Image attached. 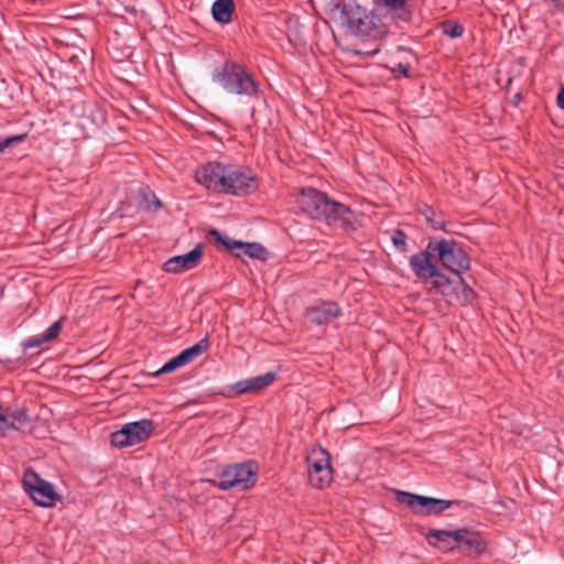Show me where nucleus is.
<instances>
[{
	"instance_id": "nucleus-1",
	"label": "nucleus",
	"mask_w": 564,
	"mask_h": 564,
	"mask_svg": "<svg viewBox=\"0 0 564 564\" xmlns=\"http://www.w3.org/2000/svg\"><path fill=\"white\" fill-rule=\"evenodd\" d=\"M297 202L301 210L312 219L323 220L329 226H339L344 229H354L356 226L355 212L315 188H303Z\"/></svg>"
},
{
	"instance_id": "nucleus-2",
	"label": "nucleus",
	"mask_w": 564,
	"mask_h": 564,
	"mask_svg": "<svg viewBox=\"0 0 564 564\" xmlns=\"http://www.w3.org/2000/svg\"><path fill=\"white\" fill-rule=\"evenodd\" d=\"M212 80L231 95L248 99H258L262 95L254 75L243 64L232 59L216 66L212 72Z\"/></svg>"
},
{
	"instance_id": "nucleus-3",
	"label": "nucleus",
	"mask_w": 564,
	"mask_h": 564,
	"mask_svg": "<svg viewBox=\"0 0 564 564\" xmlns=\"http://www.w3.org/2000/svg\"><path fill=\"white\" fill-rule=\"evenodd\" d=\"M333 10L339 12L340 25L352 35L378 39L386 34L381 19L372 12H368L355 0H340Z\"/></svg>"
},
{
	"instance_id": "nucleus-4",
	"label": "nucleus",
	"mask_w": 564,
	"mask_h": 564,
	"mask_svg": "<svg viewBox=\"0 0 564 564\" xmlns=\"http://www.w3.org/2000/svg\"><path fill=\"white\" fill-rule=\"evenodd\" d=\"M427 249L436 252L441 264L458 278L469 270L470 258L462 243L454 239L434 238L427 243Z\"/></svg>"
},
{
	"instance_id": "nucleus-5",
	"label": "nucleus",
	"mask_w": 564,
	"mask_h": 564,
	"mask_svg": "<svg viewBox=\"0 0 564 564\" xmlns=\"http://www.w3.org/2000/svg\"><path fill=\"white\" fill-rule=\"evenodd\" d=\"M23 487L35 505L50 508L61 499L53 484L41 478L33 469L28 468L23 474Z\"/></svg>"
},
{
	"instance_id": "nucleus-6",
	"label": "nucleus",
	"mask_w": 564,
	"mask_h": 564,
	"mask_svg": "<svg viewBox=\"0 0 564 564\" xmlns=\"http://www.w3.org/2000/svg\"><path fill=\"white\" fill-rule=\"evenodd\" d=\"M154 427V422L148 419L127 423L111 433L110 443L119 448L139 444L152 435Z\"/></svg>"
},
{
	"instance_id": "nucleus-7",
	"label": "nucleus",
	"mask_w": 564,
	"mask_h": 564,
	"mask_svg": "<svg viewBox=\"0 0 564 564\" xmlns=\"http://www.w3.org/2000/svg\"><path fill=\"white\" fill-rule=\"evenodd\" d=\"M257 481V471L252 463H240L224 469L219 476L218 488L229 490L237 488L246 490L251 488Z\"/></svg>"
},
{
	"instance_id": "nucleus-8",
	"label": "nucleus",
	"mask_w": 564,
	"mask_h": 564,
	"mask_svg": "<svg viewBox=\"0 0 564 564\" xmlns=\"http://www.w3.org/2000/svg\"><path fill=\"white\" fill-rule=\"evenodd\" d=\"M306 460L310 484L318 489L328 487L333 480L329 454L319 447L313 449Z\"/></svg>"
},
{
	"instance_id": "nucleus-9",
	"label": "nucleus",
	"mask_w": 564,
	"mask_h": 564,
	"mask_svg": "<svg viewBox=\"0 0 564 564\" xmlns=\"http://www.w3.org/2000/svg\"><path fill=\"white\" fill-rule=\"evenodd\" d=\"M224 194L245 196L257 191L258 182L254 174L240 166L228 165Z\"/></svg>"
},
{
	"instance_id": "nucleus-10",
	"label": "nucleus",
	"mask_w": 564,
	"mask_h": 564,
	"mask_svg": "<svg viewBox=\"0 0 564 564\" xmlns=\"http://www.w3.org/2000/svg\"><path fill=\"white\" fill-rule=\"evenodd\" d=\"M227 169L220 162H209L197 169L195 177L205 188L224 194Z\"/></svg>"
},
{
	"instance_id": "nucleus-11",
	"label": "nucleus",
	"mask_w": 564,
	"mask_h": 564,
	"mask_svg": "<svg viewBox=\"0 0 564 564\" xmlns=\"http://www.w3.org/2000/svg\"><path fill=\"white\" fill-rule=\"evenodd\" d=\"M213 235L218 237V240L226 247L227 250L235 253L236 257L247 256L251 259L265 260L268 251L258 242H242L239 240H232L229 238H221L217 230L212 231Z\"/></svg>"
},
{
	"instance_id": "nucleus-12",
	"label": "nucleus",
	"mask_w": 564,
	"mask_h": 564,
	"mask_svg": "<svg viewBox=\"0 0 564 564\" xmlns=\"http://www.w3.org/2000/svg\"><path fill=\"white\" fill-rule=\"evenodd\" d=\"M341 315V310L335 302H318L305 310V316L314 325H325Z\"/></svg>"
},
{
	"instance_id": "nucleus-13",
	"label": "nucleus",
	"mask_w": 564,
	"mask_h": 564,
	"mask_svg": "<svg viewBox=\"0 0 564 564\" xmlns=\"http://www.w3.org/2000/svg\"><path fill=\"white\" fill-rule=\"evenodd\" d=\"M202 245H197L189 252L175 256L166 260L163 270L169 273H180L195 268L202 258Z\"/></svg>"
},
{
	"instance_id": "nucleus-14",
	"label": "nucleus",
	"mask_w": 564,
	"mask_h": 564,
	"mask_svg": "<svg viewBox=\"0 0 564 564\" xmlns=\"http://www.w3.org/2000/svg\"><path fill=\"white\" fill-rule=\"evenodd\" d=\"M29 422L26 411L21 408L12 409L0 404V436L10 430H20Z\"/></svg>"
},
{
	"instance_id": "nucleus-15",
	"label": "nucleus",
	"mask_w": 564,
	"mask_h": 564,
	"mask_svg": "<svg viewBox=\"0 0 564 564\" xmlns=\"http://www.w3.org/2000/svg\"><path fill=\"white\" fill-rule=\"evenodd\" d=\"M431 250L420 251L411 256L409 265L415 276L422 281H427L437 275L438 267L431 261Z\"/></svg>"
},
{
	"instance_id": "nucleus-16",
	"label": "nucleus",
	"mask_w": 564,
	"mask_h": 564,
	"mask_svg": "<svg viewBox=\"0 0 564 564\" xmlns=\"http://www.w3.org/2000/svg\"><path fill=\"white\" fill-rule=\"evenodd\" d=\"M484 546V541L481 536L468 529H457L454 530V544L453 545H444L443 552L452 551L455 549L459 550H468V551H481Z\"/></svg>"
},
{
	"instance_id": "nucleus-17",
	"label": "nucleus",
	"mask_w": 564,
	"mask_h": 564,
	"mask_svg": "<svg viewBox=\"0 0 564 564\" xmlns=\"http://www.w3.org/2000/svg\"><path fill=\"white\" fill-rule=\"evenodd\" d=\"M276 379V373L269 371L252 378L240 380L236 383L238 393L258 392L271 386Z\"/></svg>"
},
{
	"instance_id": "nucleus-18",
	"label": "nucleus",
	"mask_w": 564,
	"mask_h": 564,
	"mask_svg": "<svg viewBox=\"0 0 564 564\" xmlns=\"http://www.w3.org/2000/svg\"><path fill=\"white\" fill-rule=\"evenodd\" d=\"M63 321L64 317H61L58 321L54 322L46 330L39 335H33L26 338L22 343L23 349H30V348H37L41 347L43 344L52 341L55 339L62 327H63Z\"/></svg>"
},
{
	"instance_id": "nucleus-19",
	"label": "nucleus",
	"mask_w": 564,
	"mask_h": 564,
	"mask_svg": "<svg viewBox=\"0 0 564 564\" xmlns=\"http://www.w3.org/2000/svg\"><path fill=\"white\" fill-rule=\"evenodd\" d=\"M234 11V0H215L212 6V15L220 24H228L232 19Z\"/></svg>"
},
{
	"instance_id": "nucleus-20",
	"label": "nucleus",
	"mask_w": 564,
	"mask_h": 564,
	"mask_svg": "<svg viewBox=\"0 0 564 564\" xmlns=\"http://www.w3.org/2000/svg\"><path fill=\"white\" fill-rule=\"evenodd\" d=\"M397 52L400 54H404L405 56L400 58L398 62L393 63V65L389 67L390 72L393 74L395 78H399L400 75L405 78H411V59H414L412 51L399 46Z\"/></svg>"
},
{
	"instance_id": "nucleus-21",
	"label": "nucleus",
	"mask_w": 564,
	"mask_h": 564,
	"mask_svg": "<svg viewBox=\"0 0 564 564\" xmlns=\"http://www.w3.org/2000/svg\"><path fill=\"white\" fill-rule=\"evenodd\" d=\"M138 206L147 212H158L162 203L149 186H141L138 192Z\"/></svg>"
},
{
	"instance_id": "nucleus-22",
	"label": "nucleus",
	"mask_w": 564,
	"mask_h": 564,
	"mask_svg": "<svg viewBox=\"0 0 564 564\" xmlns=\"http://www.w3.org/2000/svg\"><path fill=\"white\" fill-rule=\"evenodd\" d=\"M209 347V338L205 336L198 340L195 345L182 350L177 356L181 359L182 366H185L203 355Z\"/></svg>"
},
{
	"instance_id": "nucleus-23",
	"label": "nucleus",
	"mask_w": 564,
	"mask_h": 564,
	"mask_svg": "<svg viewBox=\"0 0 564 564\" xmlns=\"http://www.w3.org/2000/svg\"><path fill=\"white\" fill-rule=\"evenodd\" d=\"M388 11L392 14L393 19L401 21H409L411 11L404 8L406 0H380Z\"/></svg>"
},
{
	"instance_id": "nucleus-24",
	"label": "nucleus",
	"mask_w": 564,
	"mask_h": 564,
	"mask_svg": "<svg viewBox=\"0 0 564 564\" xmlns=\"http://www.w3.org/2000/svg\"><path fill=\"white\" fill-rule=\"evenodd\" d=\"M429 539H433L440 545L438 547L443 551L444 545L454 544V530H430L427 534Z\"/></svg>"
},
{
	"instance_id": "nucleus-25",
	"label": "nucleus",
	"mask_w": 564,
	"mask_h": 564,
	"mask_svg": "<svg viewBox=\"0 0 564 564\" xmlns=\"http://www.w3.org/2000/svg\"><path fill=\"white\" fill-rule=\"evenodd\" d=\"M459 279V283H460V290L456 292V297H457V301L462 304V305H468L470 304L474 299H475V292L474 290L468 286L463 276L458 278Z\"/></svg>"
},
{
	"instance_id": "nucleus-26",
	"label": "nucleus",
	"mask_w": 564,
	"mask_h": 564,
	"mask_svg": "<svg viewBox=\"0 0 564 564\" xmlns=\"http://www.w3.org/2000/svg\"><path fill=\"white\" fill-rule=\"evenodd\" d=\"M438 274L437 275H433L432 279L433 282H432V286H431V292L434 291L435 293H440V294H444L445 292V289L452 283V281L449 280V278L438 268Z\"/></svg>"
},
{
	"instance_id": "nucleus-27",
	"label": "nucleus",
	"mask_w": 564,
	"mask_h": 564,
	"mask_svg": "<svg viewBox=\"0 0 564 564\" xmlns=\"http://www.w3.org/2000/svg\"><path fill=\"white\" fill-rule=\"evenodd\" d=\"M426 223L434 229L441 230L445 227V220L442 216L437 215L432 208L426 207L423 212Z\"/></svg>"
},
{
	"instance_id": "nucleus-28",
	"label": "nucleus",
	"mask_w": 564,
	"mask_h": 564,
	"mask_svg": "<svg viewBox=\"0 0 564 564\" xmlns=\"http://www.w3.org/2000/svg\"><path fill=\"white\" fill-rule=\"evenodd\" d=\"M397 501L401 506L409 508L413 513L416 510L417 495L406 491H398Z\"/></svg>"
},
{
	"instance_id": "nucleus-29",
	"label": "nucleus",
	"mask_w": 564,
	"mask_h": 564,
	"mask_svg": "<svg viewBox=\"0 0 564 564\" xmlns=\"http://www.w3.org/2000/svg\"><path fill=\"white\" fill-rule=\"evenodd\" d=\"M443 33L451 39L460 37L464 34V26L460 23L445 21L442 25Z\"/></svg>"
},
{
	"instance_id": "nucleus-30",
	"label": "nucleus",
	"mask_w": 564,
	"mask_h": 564,
	"mask_svg": "<svg viewBox=\"0 0 564 564\" xmlns=\"http://www.w3.org/2000/svg\"><path fill=\"white\" fill-rule=\"evenodd\" d=\"M458 503L459 502L457 500H446V499L433 498L432 505L430 508V516L440 514L444 510L451 508L452 506L458 505Z\"/></svg>"
},
{
	"instance_id": "nucleus-31",
	"label": "nucleus",
	"mask_w": 564,
	"mask_h": 564,
	"mask_svg": "<svg viewBox=\"0 0 564 564\" xmlns=\"http://www.w3.org/2000/svg\"><path fill=\"white\" fill-rule=\"evenodd\" d=\"M391 241L399 251L405 252L408 250L406 235L403 230L394 229L391 236Z\"/></svg>"
},
{
	"instance_id": "nucleus-32",
	"label": "nucleus",
	"mask_w": 564,
	"mask_h": 564,
	"mask_svg": "<svg viewBox=\"0 0 564 564\" xmlns=\"http://www.w3.org/2000/svg\"><path fill=\"white\" fill-rule=\"evenodd\" d=\"M432 497L417 495L416 510L415 514L419 516H430V508L432 505Z\"/></svg>"
},
{
	"instance_id": "nucleus-33",
	"label": "nucleus",
	"mask_w": 564,
	"mask_h": 564,
	"mask_svg": "<svg viewBox=\"0 0 564 564\" xmlns=\"http://www.w3.org/2000/svg\"><path fill=\"white\" fill-rule=\"evenodd\" d=\"M180 367H183L182 364H181V359L177 358V356L173 357L171 360H169L167 362H165L161 369H159L158 371H155L153 373V376H160V375H163V373H167V372H172L174 370H176L177 368Z\"/></svg>"
},
{
	"instance_id": "nucleus-34",
	"label": "nucleus",
	"mask_w": 564,
	"mask_h": 564,
	"mask_svg": "<svg viewBox=\"0 0 564 564\" xmlns=\"http://www.w3.org/2000/svg\"><path fill=\"white\" fill-rule=\"evenodd\" d=\"M25 138H26L25 133L7 137L2 140V148L6 149L8 147H11L14 143H21L25 140Z\"/></svg>"
},
{
	"instance_id": "nucleus-35",
	"label": "nucleus",
	"mask_w": 564,
	"mask_h": 564,
	"mask_svg": "<svg viewBox=\"0 0 564 564\" xmlns=\"http://www.w3.org/2000/svg\"><path fill=\"white\" fill-rule=\"evenodd\" d=\"M556 104L560 109L564 110V85L561 87L560 91L557 93Z\"/></svg>"
},
{
	"instance_id": "nucleus-36",
	"label": "nucleus",
	"mask_w": 564,
	"mask_h": 564,
	"mask_svg": "<svg viewBox=\"0 0 564 564\" xmlns=\"http://www.w3.org/2000/svg\"><path fill=\"white\" fill-rule=\"evenodd\" d=\"M4 148H2V140H0V152H3Z\"/></svg>"
}]
</instances>
